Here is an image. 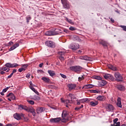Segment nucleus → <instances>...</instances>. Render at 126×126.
Instances as JSON below:
<instances>
[{"label":"nucleus","instance_id":"obj_1","mask_svg":"<svg viewBox=\"0 0 126 126\" xmlns=\"http://www.w3.org/2000/svg\"><path fill=\"white\" fill-rule=\"evenodd\" d=\"M70 69L73 71H75V72H78V71H80L82 69V67H80V66H73L70 67Z\"/></svg>","mask_w":126,"mask_h":126},{"label":"nucleus","instance_id":"obj_2","mask_svg":"<svg viewBox=\"0 0 126 126\" xmlns=\"http://www.w3.org/2000/svg\"><path fill=\"white\" fill-rule=\"evenodd\" d=\"M69 48L73 50H78L79 48V44L78 43H72L69 46Z\"/></svg>","mask_w":126,"mask_h":126},{"label":"nucleus","instance_id":"obj_3","mask_svg":"<svg viewBox=\"0 0 126 126\" xmlns=\"http://www.w3.org/2000/svg\"><path fill=\"white\" fill-rule=\"evenodd\" d=\"M22 117H24V115L22 113H15L13 115L14 118L17 120V121H20Z\"/></svg>","mask_w":126,"mask_h":126},{"label":"nucleus","instance_id":"obj_4","mask_svg":"<svg viewBox=\"0 0 126 126\" xmlns=\"http://www.w3.org/2000/svg\"><path fill=\"white\" fill-rule=\"evenodd\" d=\"M45 45L50 48H55V43L52 41L47 40L45 41Z\"/></svg>","mask_w":126,"mask_h":126},{"label":"nucleus","instance_id":"obj_5","mask_svg":"<svg viewBox=\"0 0 126 126\" xmlns=\"http://www.w3.org/2000/svg\"><path fill=\"white\" fill-rule=\"evenodd\" d=\"M103 76L105 79H110V80H112V81H114L115 79V78H114V76H113V75L110 74H105Z\"/></svg>","mask_w":126,"mask_h":126},{"label":"nucleus","instance_id":"obj_6","mask_svg":"<svg viewBox=\"0 0 126 126\" xmlns=\"http://www.w3.org/2000/svg\"><path fill=\"white\" fill-rule=\"evenodd\" d=\"M67 87L69 91H71V90H74L76 88V85L74 84H68Z\"/></svg>","mask_w":126,"mask_h":126},{"label":"nucleus","instance_id":"obj_7","mask_svg":"<svg viewBox=\"0 0 126 126\" xmlns=\"http://www.w3.org/2000/svg\"><path fill=\"white\" fill-rule=\"evenodd\" d=\"M9 101H11L12 100H15V96L12 93H9L6 95Z\"/></svg>","mask_w":126,"mask_h":126},{"label":"nucleus","instance_id":"obj_8","mask_svg":"<svg viewBox=\"0 0 126 126\" xmlns=\"http://www.w3.org/2000/svg\"><path fill=\"white\" fill-rule=\"evenodd\" d=\"M99 43L101 45H102V46H103V47H108L110 45V44H109V43H108L107 41H106L103 39L99 40Z\"/></svg>","mask_w":126,"mask_h":126},{"label":"nucleus","instance_id":"obj_9","mask_svg":"<svg viewBox=\"0 0 126 126\" xmlns=\"http://www.w3.org/2000/svg\"><path fill=\"white\" fill-rule=\"evenodd\" d=\"M19 65L17 63H14L13 64H11V63H7L5 64V66H7V68H9V67H16L17 66H18Z\"/></svg>","mask_w":126,"mask_h":126},{"label":"nucleus","instance_id":"obj_10","mask_svg":"<svg viewBox=\"0 0 126 126\" xmlns=\"http://www.w3.org/2000/svg\"><path fill=\"white\" fill-rule=\"evenodd\" d=\"M27 67H28V64H27L22 65V67L19 69V72H22V71L26 70Z\"/></svg>","mask_w":126,"mask_h":126},{"label":"nucleus","instance_id":"obj_11","mask_svg":"<svg viewBox=\"0 0 126 126\" xmlns=\"http://www.w3.org/2000/svg\"><path fill=\"white\" fill-rule=\"evenodd\" d=\"M114 75L115 78L117 79V80H118L119 81H120V80H122L123 79V77L119 73H115Z\"/></svg>","mask_w":126,"mask_h":126},{"label":"nucleus","instance_id":"obj_12","mask_svg":"<svg viewBox=\"0 0 126 126\" xmlns=\"http://www.w3.org/2000/svg\"><path fill=\"white\" fill-rule=\"evenodd\" d=\"M88 98H83L80 100H77V105H80V104H82L83 103H85L87 102Z\"/></svg>","mask_w":126,"mask_h":126},{"label":"nucleus","instance_id":"obj_13","mask_svg":"<svg viewBox=\"0 0 126 126\" xmlns=\"http://www.w3.org/2000/svg\"><path fill=\"white\" fill-rule=\"evenodd\" d=\"M61 120L62 119L61 118H52L50 119V122L53 123H59Z\"/></svg>","mask_w":126,"mask_h":126},{"label":"nucleus","instance_id":"obj_14","mask_svg":"<svg viewBox=\"0 0 126 126\" xmlns=\"http://www.w3.org/2000/svg\"><path fill=\"white\" fill-rule=\"evenodd\" d=\"M106 110L108 112H112V111H114V106L112 104H107Z\"/></svg>","mask_w":126,"mask_h":126},{"label":"nucleus","instance_id":"obj_15","mask_svg":"<svg viewBox=\"0 0 126 126\" xmlns=\"http://www.w3.org/2000/svg\"><path fill=\"white\" fill-rule=\"evenodd\" d=\"M107 84V82L105 80H101L98 83V86L99 87H103V86H105Z\"/></svg>","mask_w":126,"mask_h":126},{"label":"nucleus","instance_id":"obj_16","mask_svg":"<svg viewBox=\"0 0 126 126\" xmlns=\"http://www.w3.org/2000/svg\"><path fill=\"white\" fill-rule=\"evenodd\" d=\"M97 100H98V101H105L106 100V96L104 95H98L96 97Z\"/></svg>","mask_w":126,"mask_h":126},{"label":"nucleus","instance_id":"obj_17","mask_svg":"<svg viewBox=\"0 0 126 126\" xmlns=\"http://www.w3.org/2000/svg\"><path fill=\"white\" fill-rule=\"evenodd\" d=\"M62 118H68V112L63 110L62 113Z\"/></svg>","mask_w":126,"mask_h":126},{"label":"nucleus","instance_id":"obj_18","mask_svg":"<svg viewBox=\"0 0 126 126\" xmlns=\"http://www.w3.org/2000/svg\"><path fill=\"white\" fill-rule=\"evenodd\" d=\"M45 111V108L44 107H38L36 109V112L37 114H41L42 112Z\"/></svg>","mask_w":126,"mask_h":126},{"label":"nucleus","instance_id":"obj_19","mask_svg":"<svg viewBox=\"0 0 126 126\" xmlns=\"http://www.w3.org/2000/svg\"><path fill=\"white\" fill-rule=\"evenodd\" d=\"M94 87V85L92 84H88L84 86V87H83V88H85L86 89H90L91 88H93Z\"/></svg>","mask_w":126,"mask_h":126},{"label":"nucleus","instance_id":"obj_20","mask_svg":"<svg viewBox=\"0 0 126 126\" xmlns=\"http://www.w3.org/2000/svg\"><path fill=\"white\" fill-rule=\"evenodd\" d=\"M80 59L81 60H84L85 61H91V59L87 56H81Z\"/></svg>","mask_w":126,"mask_h":126},{"label":"nucleus","instance_id":"obj_21","mask_svg":"<svg viewBox=\"0 0 126 126\" xmlns=\"http://www.w3.org/2000/svg\"><path fill=\"white\" fill-rule=\"evenodd\" d=\"M62 4H63V7H64V8H66L67 9L69 8V5L68 4L67 1H66V2H63L62 3Z\"/></svg>","mask_w":126,"mask_h":126},{"label":"nucleus","instance_id":"obj_22","mask_svg":"<svg viewBox=\"0 0 126 126\" xmlns=\"http://www.w3.org/2000/svg\"><path fill=\"white\" fill-rule=\"evenodd\" d=\"M117 106L119 108H122V101L121 100V98L118 97L117 99Z\"/></svg>","mask_w":126,"mask_h":126},{"label":"nucleus","instance_id":"obj_23","mask_svg":"<svg viewBox=\"0 0 126 126\" xmlns=\"http://www.w3.org/2000/svg\"><path fill=\"white\" fill-rule=\"evenodd\" d=\"M17 47H19V43H16L14 44L10 49L9 51H13V50L16 49Z\"/></svg>","mask_w":126,"mask_h":126},{"label":"nucleus","instance_id":"obj_24","mask_svg":"<svg viewBox=\"0 0 126 126\" xmlns=\"http://www.w3.org/2000/svg\"><path fill=\"white\" fill-rule=\"evenodd\" d=\"M30 88L31 89V90L33 91V92H34L35 94H36L37 95H39V92H38V91H37V90H36V89L34 88V87H32V83H31V86H30Z\"/></svg>","mask_w":126,"mask_h":126},{"label":"nucleus","instance_id":"obj_25","mask_svg":"<svg viewBox=\"0 0 126 126\" xmlns=\"http://www.w3.org/2000/svg\"><path fill=\"white\" fill-rule=\"evenodd\" d=\"M41 80H43L44 82H46V83H49L51 80L50 78L46 77H42Z\"/></svg>","mask_w":126,"mask_h":126},{"label":"nucleus","instance_id":"obj_26","mask_svg":"<svg viewBox=\"0 0 126 126\" xmlns=\"http://www.w3.org/2000/svg\"><path fill=\"white\" fill-rule=\"evenodd\" d=\"M98 104V101H96V100H94V101H91L90 102V105L92 107H95V106H97Z\"/></svg>","mask_w":126,"mask_h":126},{"label":"nucleus","instance_id":"obj_27","mask_svg":"<svg viewBox=\"0 0 126 126\" xmlns=\"http://www.w3.org/2000/svg\"><path fill=\"white\" fill-rule=\"evenodd\" d=\"M48 72L50 76L53 77V76H55L56 75V73L54 72V71L49 70L48 71Z\"/></svg>","mask_w":126,"mask_h":126},{"label":"nucleus","instance_id":"obj_28","mask_svg":"<svg viewBox=\"0 0 126 126\" xmlns=\"http://www.w3.org/2000/svg\"><path fill=\"white\" fill-rule=\"evenodd\" d=\"M118 88L121 91H125L126 90V88L122 85L118 86Z\"/></svg>","mask_w":126,"mask_h":126},{"label":"nucleus","instance_id":"obj_29","mask_svg":"<svg viewBox=\"0 0 126 126\" xmlns=\"http://www.w3.org/2000/svg\"><path fill=\"white\" fill-rule=\"evenodd\" d=\"M46 35H47L48 36H52V35H56V33H55L54 32L48 31L46 32Z\"/></svg>","mask_w":126,"mask_h":126},{"label":"nucleus","instance_id":"obj_30","mask_svg":"<svg viewBox=\"0 0 126 126\" xmlns=\"http://www.w3.org/2000/svg\"><path fill=\"white\" fill-rule=\"evenodd\" d=\"M94 79H96V80H101L102 78L100 76L94 75L93 76Z\"/></svg>","mask_w":126,"mask_h":126},{"label":"nucleus","instance_id":"obj_31","mask_svg":"<svg viewBox=\"0 0 126 126\" xmlns=\"http://www.w3.org/2000/svg\"><path fill=\"white\" fill-rule=\"evenodd\" d=\"M2 70H3L4 71H6V72H8V71H9V69L6 66H5L2 68Z\"/></svg>","mask_w":126,"mask_h":126},{"label":"nucleus","instance_id":"obj_32","mask_svg":"<svg viewBox=\"0 0 126 126\" xmlns=\"http://www.w3.org/2000/svg\"><path fill=\"white\" fill-rule=\"evenodd\" d=\"M63 119L62 120V122L63 123H66L67 121H68V118L65 117V118H63Z\"/></svg>","mask_w":126,"mask_h":126},{"label":"nucleus","instance_id":"obj_33","mask_svg":"<svg viewBox=\"0 0 126 126\" xmlns=\"http://www.w3.org/2000/svg\"><path fill=\"white\" fill-rule=\"evenodd\" d=\"M64 104H66V107H68V105H69V100L66 99V100H64Z\"/></svg>","mask_w":126,"mask_h":126},{"label":"nucleus","instance_id":"obj_34","mask_svg":"<svg viewBox=\"0 0 126 126\" xmlns=\"http://www.w3.org/2000/svg\"><path fill=\"white\" fill-rule=\"evenodd\" d=\"M26 19H27V22L28 23H29V20H31V17H30V16H28L26 17Z\"/></svg>","mask_w":126,"mask_h":126},{"label":"nucleus","instance_id":"obj_35","mask_svg":"<svg viewBox=\"0 0 126 126\" xmlns=\"http://www.w3.org/2000/svg\"><path fill=\"white\" fill-rule=\"evenodd\" d=\"M69 30H70V31H74L76 30V28L73 27H71L69 28Z\"/></svg>","mask_w":126,"mask_h":126},{"label":"nucleus","instance_id":"obj_36","mask_svg":"<svg viewBox=\"0 0 126 126\" xmlns=\"http://www.w3.org/2000/svg\"><path fill=\"white\" fill-rule=\"evenodd\" d=\"M28 103H29V104H31V105H34V104H35V102H34V101L33 100H28Z\"/></svg>","mask_w":126,"mask_h":126},{"label":"nucleus","instance_id":"obj_37","mask_svg":"<svg viewBox=\"0 0 126 126\" xmlns=\"http://www.w3.org/2000/svg\"><path fill=\"white\" fill-rule=\"evenodd\" d=\"M67 21H68V22L69 23H70V24H71L72 25H73V24H74V23H73V22H72V21H71V20L70 19H67Z\"/></svg>","mask_w":126,"mask_h":126},{"label":"nucleus","instance_id":"obj_38","mask_svg":"<svg viewBox=\"0 0 126 126\" xmlns=\"http://www.w3.org/2000/svg\"><path fill=\"white\" fill-rule=\"evenodd\" d=\"M32 113L33 115V117H35V115H36V113L35 112V109H32Z\"/></svg>","mask_w":126,"mask_h":126},{"label":"nucleus","instance_id":"obj_39","mask_svg":"<svg viewBox=\"0 0 126 126\" xmlns=\"http://www.w3.org/2000/svg\"><path fill=\"white\" fill-rule=\"evenodd\" d=\"M120 27L123 29L124 31L126 32V26H120Z\"/></svg>","mask_w":126,"mask_h":126},{"label":"nucleus","instance_id":"obj_40","mask_svg":"<svg viewBox=\"0 0 126 126\" xmlns=\"http://www.w3.org/2000/svg\"><path fill=\"white\" fill-rule=\"evenodd\" d=\"M7 90H8V87H7L5 89H4L3 90H2V92L3 93H5V92H6L7 91Z\"/></svg>","mask_w":126,"mask_h":126},{"label":"nucleus","instance_id":"obj_41","mask_svg":"<svg viewBox=\"0 0 126 126\" xmlns=\"http://www.w3.org/2000/svg\"><path fill=\"white\" fill-rule=\"evenodd\" d=\"M114 126H121V123L117 122V123H115Z\"/></svg>","mask_w":126,"mask_h":126},{"label":"nucleus","instance_id":"obj_42","mask_svg":"<svg viewBox=\"0 0 126 126\" xmlns=\"http://www.w3.org/2000/svg\"><path fill=\"white\" fill-rule=\"evenodd\" d=\"M59 55H60V56H63V55H64V52H59L58 53Z\"/></svg>","mask_w":126,"mask_h":126},{"label":"nucleus","instance_id":"obj_43","mask_svg":"<svg viewBox=\"0 0 126 126\" xmlns=\"http://www.w3.org/2000/svg\"><path fill=\"white\" fill-rule=\"evenodd\" d=\"M119 121V119L118 118H116L113 120V123L114 124H117V122Z\"/></svg>","mask_w":126,"mask_h":126},{"label":"nucleus","instance_id":"obj_44","mask_svg":"<svg viewBox=\"0 0 126 126\" xmlns=\"http://www.w3.org/2000/svg\"><path fill=\"white\" fill-rule=\"evenodd\" d=\"M60 75H61V76H62V77H63V78H66V76L65 75L60 73Z\"/></svg>","mask_w":126,"mask_h":126},{"label":"nucleus","instance_id":"obj_45","mask_svg":"<svg viewBox=\"0 0 126 126\" xmlns=\"http://www.w3.org/2000/svg\"><path fill=\"white\" fill-rule=\"evenodd\" d=\"M91 92L92 93H96V94L99 93V92L97 90H93Z\"/></svg>","mask_w":126,"mask_h":126},{"label":"nucleus","instance_id":"obj_46","mask_svg":"<svg viewBox=\"0 0 126 126\" xmlns=\"http://www.w3.org/2000/svg\"><path fill=\"white\" fill-rule=\"evenodd\" d=\"M30 76H31V74L28 73L26 75V77H27V78H30Z\"/></svg>","mask_w":126,"mask_h":126},{"label":"nucleus","instance_id":"obj_47","mask_svg":"<svg viewBox=\"0 0 126 126\" xmlns=\"http://www.w3.org/2000/svg\"><path fill=\"white\" fill-rule=\"evenodd\" d=\"M59 59H60V60H61L62 61H64V58H63V57H62V56L59 57Z\"/></svg>","mask_w":126,"mask_h":126},{"label":"nucleus","instance_id":"obj_48","mask_svg":"<svg viewBox=\"0 0 126 126\" xmlns=\"http://www.w3.org/2000/svg\"><path fill=\"white\" fill-rule=\"evenodd\" d=\"M111 69H112V70H114V71L115 70H117V67L112 66V67Z\"/></svg>","mask_w":126,"mask_h":126},{"label":"nucleus","instance_id":"obj_49","mask_svg":"<svg viewBox=\"0 0 126 126\" xmlns=\"http://www.w3.org/2000/svg\"><path fill=\"white\" fill-rule=\"evenodd\" d=\"M12 45H13V42L12 41H10L8 43V46H11Z\"/></svg>","mask_w":126,"mask_h":126},{"label":"nucleus","instance_id":"obj_50","mask_svg":"<svg viewBox=\"0 0 126 126\" xmlns=\"http://www.w3.org/2000/svg\"><path fill=\"white\" fill-rule=\"evenodd\" d=\"M113 65H112L111 64H108V67L110 68V69H111Z\"/></svg>","mask_w":126,"mask_h":126},{"label":"nucleus","instance_id":"obj_51","mask_svg":"<svg viewBox=\"0 0 126 126\" xmlns=\"http://www.w3.org/2000/svg\"><path fill=\"white\" fill-rule=\"evenodd\" d=\"M12 75H13V73H11V74L8 76V78H11Z\"/></svg>","mask_w":126,"mask_h":126},{"label":"nucleus","instance_id":"obj_52","mask_svg":"<svg viewBox=\"0 0 126 126\" xmlns=\"http://www.w3.org/2000/svg\"><path fill=\"white\" fill-rule=\"evenodd\" d=\"M110 20H111L112 23H115V20H114V19L111 18Z\"/></svg>","mask_w":126,"mask_h":126},{"label":"nucleus","instance_id":"obj_53","mask_svg":"<svg viewBox=\"0 0 126 126\" xmlns=\"http://www.w3.org/2000/svg\"><path fill=\"white\" fill-rule=\"evenodd\" d=\"M69 97H71V98H72V96H73V94H68Z\"/></svg>","mask_w":126,"mask_h":126},{"label":"nucleus","instance_id":"obj_54","mask_svg":"<svg viewBox=\"0 0 126 126\" xmlns=\"http://www.w3.org/2000/svg\"><path fill=\"white\" fill-rule=\"evenodd\" d=\"M75 110H76L77 111H79L80 110V107H76L75 108Z\"/></svg>","mask_w":126,"mask_h":126},{"label":"nucleus","instance_id":"obj_55","mask_svg":"<svg viewBox=\"0 0 126 126\" xmlns=\"http://www.w3.org/2000/svg\"><path fill=\"white\" fill-rule=\"evenodd\" d=\"M62 3L63 2H65L66 1H67V0H61Z\"/></svg>","mask_w":126,"mask_h":126},{"label":"nucleus","instance_id":"obj_56","mask_svg":"<svg viewBox=\"0 0 126 126\" xmlns=\"http://www.w3.org/2000/svg\"><path fill=\"white\" fill-rule=\"evenodd\" d=\"M16 71H17L16 69H14V70H13L12 73H13H13H15V72H16Z\"/></svg>","mask_w":126,"mask_h":126},{"label":"nucleus","instance_id":"obj_57","mask_svg":"<svg viewBox=\"0 0 126 126\" xmlns=\"http://www.w3.org/2000/svg\"><path fill=\"white\" fill-rule=\"evenodd\" d=\"M43 63H40L39 65V67H42V66H43Z\"/></svg>","mask_w":126,"mask_h":126},{"label":"nucleus","instance_id":"obj_58","mask_svg":"<svg viewBox=\"0 0 126 126\" xmlns=\"http://www.w3.org/2000/svg\"><path fill=\"white\" fill-rule=\"evenodd\" d=\"M4 73H5V72H4V71H1L0 72V74H4Z\"/></svg>","mask_w":126,"mask_h":126},{"label":"nucleus","instance_id":"obj_59","mask_svg":"<svg viewBox=\"0 0 126 126\" xmlns=\"http://www.w3.org/2000/svg\"><path fill=\"white\" fill-rule=\"evenodd\" d=\"M4 93H3V92H1L0 93V95H1L2 96H3L4 95Z\"/></svg>","mask_w":126,"mask_h":126},{"label":"nucleus","instance_id":"obj_60","mask_svg":"<svg viewBox=\"0 0 126 126\" xmlns=\"http://www.w3.org/2000/svg\"><path fill=\"white\" fill-rule=\"evenodd\" d=\"M6 126H12V125H11V124H7L6 125Z\"/></svg>","mask_w":126,"mask_h":126},{"label":"nucleus","instance_id":"obj_61","mask_svg":"<svg viewBox=\"0 0 126 126\" xmlns=\"http://www.w3.org/2000/svg\"><path fill=\"white\" fill-rule=\"evenodd\" d=\"M61 101H62V102H63V103H64V100H63V98H61Z\"/></svg>","mask_w":126,"mask_h":126},{"label":"nucleus","instance_id":"obj_62","mask_svg":"<svg viewBox=\"0 0 126 126\" xmlns=\"http://www.w3.org/2000/svg\"><path fill=\"white\" fill-rule=\"evenodd\" d=\"M81 53H82V51H81V50L78 51V54H81Z\"/></svg>","mask_w":126,"mask_h":126},{"label":"nucleus","instance_id":"obj_63","mask_svg":"<svg viewBox=\"0 0 126 126\" xmlns=\"http://www.w3.org/2000/svg\"><path fill=\"white\" fill-rule=\"evenodd\" d=\"M80 107V109H82V108H83V105H81V106L80 107Z\"/></svg>","mask_w":126,"mask_h":126},{"label":"nucleus","instance_id":"obj_64","mask_svg":"<svg viewBox=\"0 0 126 126\" xmlns=\"http://www.w3.org/2000/svg\"><path fill=\"white\" fill-rule=\"evenodd\" d=\"M0 126H3V124L0 123Z\"/></svg>","mask_w":126,"mask_h":126}]
</instances>
